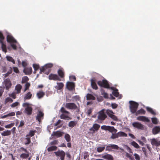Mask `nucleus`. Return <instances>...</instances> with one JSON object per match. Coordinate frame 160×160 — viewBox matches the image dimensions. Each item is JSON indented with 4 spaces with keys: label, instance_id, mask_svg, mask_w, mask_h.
Segmentation results:
<instances>
[{
    "label": "nucleus",
    "instance_id": "3c124183",
    "mask_svg": "<svg viewBox=\"0 0 160 160\" xmlns=\"http://www.w3.org/2000/svg\"><path fill=\"white\" fill-rule=\"evenodd\" d=\"M118 90L116 89L113 90L112 92V94L116 97H118L119 95V92H118Z\"/></svg>",
    "mask_w": 160,
    "mask_h": 160
},
{
    "label": "nucleus",
    "instance_id": "69168bd1",
    "mask_svg": "<svg viewBox=\"0 0 160 160\" xmlns=\"http://www.w3.org/2000/svg\"><path fill=\"white\" fill-rule=\"evenodd\" d=\"M134 156L136 160H140V157L139 155L137 153H135L134 154Z\"/></svg>",
    "mask_w": 160,
    "mask_h": 160
},
{
    "label": "nucleus",
    "instance_id": "bf43d9fd",
    "mask_svg": "<svg viewBox=\"0 0 160 160\" xmlns=\"http://www.w3.org/2000/svg\"><path fill=\"white\" fill-rule=\"evenodd\" d=\"M118 137V133H112V135L111 137V138L112 139H115L116 138H117Z\"/></svg>",
    "mask_w": 160,
    "mask_h": 160
},
{
    "label": "nucleus",
    "instance_id": "0e129e2a",
    "mask_svg": "<svg viewBox=\"0 0 160 160\" xmlns=\"http://www.w3.org/2000/svg\"><path fill=\"white\" fill-rule=\"evenodd\" d=\"M109 126L103 125L101 127L102 129L104 130H108Z\"/></svg>",
    "mask_w": 160,
    "mask_h": 160
},
{
    "label": "nucleus",
    "instance_id": "7ed1b4c3",
    "mask_svg": "<svg viewBox=\"0 0 160 160\" xmlns=\"http://www.w3.org/2000/svg\"><path fill=\"white\" fill-rule=\"evenodd\" d=\"M99 86L105 88H110L109 84L108 81L105 79H103L102 81H99L97 82Z\"/></svg>",
    "mask_w": 160,
    "mask_h": 160
},
{
    "label": "nucleus",
    "instance_id": "423d86ee",
    "mask_svg": "<svg viewBox=\"0 0 160 160\" xmlns=\"http://www.w3.org/2000/svg\"><path fill=\"white\" fill-rule=\"evenodd\" d=\"M132 126L135 128L138 129L143 130L144 128V125L138 122H135L132 123Z\"/></svg>",
    "mask_w": 160,
    "mask_h": 160
},
{
    "label": "nucleus",
    "instance_id": "c85d7f7f",
    "mask_svg": "<svg viewBox=\"0 0 160 160\" xmlns=\"http://www.w3.org/2000/svg\"><path fill=\"white\" fill-rule=\"evenodd\" d=\"M32 97V94L31 93V92H28L25 95L24 98V100L30 99Z\"/></svg>",
    "mask_w": 160,
    "mask_h": 160
},
{
    "label": "nucleus",
    "instance_id": "f8f14e48",
    "mask_svg": "<svg viewBox=\"0 0 160 160\" xmlns=\"http://www.w3.org/2000/svg\"><path fill=\"white\" fill-rule=\"evenodd\" d=\"M50 80H53L55 81H61V79L59 76L57 74H51L48 77Z\"/></svg>",
    "mask_w": 160,
    "mask_h": 160
},
{
    "label": "nucleus",
    "instance_id": "39448f33",
    "mask_svg": "<svg viewBox=\"0 0 160 160\" xmlns=\"http://www.w3.org/2000/svg\"><path fill=\"white\" fill-rule=\"evenodd\" d=\"M106 112L108 116L113 120L115 121H118V118L117 117L113 114L114 113L112 110H107Z\"/></svg>",
    "mask_w": 160,
    "mask_h": 160
},
{
    "label": "nucleus",
    "instance_id": "bb28decb",
    "mask_svg": "<svg viewBox=\"0 0 160 160\" xmlns=\"http://www.w3.org/2000/svg\"><path fill=\"white\" fill-rule=\"evenodd\" d=\"M22 86L19 84H18L15 87V90L17 91L16 93L19 94L21 92V90L22 88Z\"/></svg>",
    "mask_w": 160,
    "mask_h": 160
},
{
    "label": "nucleus",
    "instance_id": "774afa93",
    "mask_svg": "<svg viewBox=\"0 0 160 160\" xmlns=\"http://www.w3.org/2000/svg\"><path fill=\"white\" fill-rule=\"evenodd\" d=\"M92 112V109L91 108L89 109L87 111V115L88 116H90Z\"/></svg>",
    "mask_w": 160,
    "mask_h": 160
},
{
    "label": "nucleus",
    "instance_id": "b1692460",
    "mask_svg": "<svg viewBox=\"0 0 160 160\" xmlns=\"http://www.w3.org/2000/svg\"><path fill=\"white\" fill-rule=\"evenodd\" d=\"M62 132L60 131H57L53 132L52 135L55 136L57 138L60 137L62 136Z\"/></svg>",
    "mask_w": 160,
    "mask_h": 160
},
{
    "label": "nucleus",
    "instance_id": "9b49d317",
    "mask_svg": "<svg viewBox=\"0 0 160 160\" xmlns=\"http://www.w3.org/2000/svg\"><path fill=\"white\" fill-rule=\"evenodd\" d=\"M4 84L7 90H8L12 86V84L10 79L7 78L5 79L4 81Z\"/></svg>",
    "mask_w": 160,
    "mask_h": 160
},
{
    "label": "nucleus",
    "instance_id": "dca6fc26",
    "mask_svg": "<svg viewBox=\"0 0 160 160\" xmlns=\"http://www.w3.org/2000/svg\"><path fill=\"white\" fill-rule=\"evenodd\" d=\"M44 115V113L41 111H39L38 113L37 114V116H36V120L40 122L41 121V119H43Z\"/></svg>",
    "mask_w": 160,
    "mask_h": 160
},
{
    "label": "nucleus",
    "instance_id": "ea45409f",
    "mask_svg": "<svg viewBox=\"0 0 160 160\" xmlns=\"http://www.w3.org/2000/svg\"><path fill=\"white\" fill-rule=\"evenodd\" d=\"M36 132V130H30L29 132V133L28 135H27L26 136V137H28L29 136L31 137L33 136L35 134V133Z\"/></svg>",
    "mask_w": 160,
    "mask_h": 160
},
{
    "label": "nucleus",
    "instance_id": "a19ab883",
    "mask_svg": "<svg viewBox=\"0 0 160 160\" xmlns=\"http://www.w3.org/2000/svg\"><path fill=\"white\" fill-rule=\"evenodd\" d=\"M101 95L103 96V97L105 98H108V95L106 92L104 90L102 89L101 91Z\"/></svg>",
    "mask_w": 160,
    "mask_h": 160
},
{
    "label": "nucleus",
    "instance_id": "20e7f679",
    "mask_svg": "<svg viewBox=\"0 0 160 160\" xmlns=\"http://www.w3.org/2000/svg\"><path fill=\"white\" fill-rule=\"evenodd\" d=\"M66 87L69 91H72L75 89V83L71 82H68L66 84Z\"/></svg>",
    "mask_w": 160,
    "mask_h": 160
},
{
    "label": "nucleus",
    "instance_id": "f03ea898",
    "mask_svg": "<svg viewBox=\"0 0 160 160\" xmlns=\"http://www.w3.org/2000/svg\"><path fill=\"white\" fill-rule=\"evenodd\" d=\"M129 103L130 104L129 108L130 112L132 114L136 113L139 106L138 103L132 101H130Z\"/></svg>",
    "mask_w": 160,
    "mask_h": 160
},
{
    "label": "nucleus",
    "instance_id": "a878e982",
    "mask_svg": "<svg viewBox=\"0 0 160 160\" xmlns=\"http://www.w3.org/2000/svg\"><path fill=\"white\" fill-rule=\"evenodd\" d=\"M1 134L3 136H9L11 134V131L10 130H6L2 132Z\"/></svg>",
    "mask_w": 160,
    "mask_h": 160
},
{
    "label": "nucleus",
    "instance_id": "72a5a7b5",
    "mask_svg": "<svg viewBox=\"0 0 160 160\" xmlns=\"http://www.w3.org/2000/svg\"><path fill=\"white\" fill-rule=\"evenodd\" d=\"M0 43L1 44V48L2 51L6 53L7 52V50L5 44L3 42H2V43Z\"/></svg>",
    "mask_w": 160,
    "mask_h": 160
},
{
    "label": "nucleus",
    "instance_id": "473e14b6",
    "mask_svg": "<svg viewBox=\"0 0 160 160\" xmlns=\"http://www.w3.org/2000/svg\"><path fill=\"white\" fill-rule=\"evenodd\" d=\"M108 130L110 132H114L115 133L117 131V130L115 129L113 127L110 126H109Z\"/></svg>",
    "mask_w": 160,
    "mask_h": 160
},
{
    "label": "nucleus",
    "instance_id": "cd10ccee",
    "mask_svg": "<svg viewBox=\"0 0 160 160\" xmlns=\"http://www.w3.org/2000/svg\"><path fill=\"white\" fill-rule=\"evenodd\" d=\"M86 99L87 100H94L95 99V98L92 94L88 93L86 95Z\"/></svg>",
    "mask_w": 160,
    "mask_h": 160
},
{
    "label": "nucleus",
    "instance_id": "2eb2a0df",
    "mask_svg": "<svg viewBox=\"0 0 160 160\" xmlns=\"http://www.w3.org/2000/svg\"><path fill=\"white\" fill-rule=\"evenodd\" d=\"M7 40L8 42L11 43H16L17 41L11 35H8L7 37Z\"/></svg>",
    "mask_w": 160,
    "mask_h": 160
},
{
    "label": "nucleus",
    "instance_id": "f704fd0d",
    "mask_svg": "<svg viewBox=\"0 0 160 160\" xmlns=\"http://www.w3.org/2000/svg\"><path fill=\"white\" fill-rule=\"evenodd\" d=\"M146 109L147 110L150 112L151 114L152 115H155L156 114L155 112L151 108L149 107H147L146 108Z\"/></svg>",
    "mask_w": 160,
    "mask_h": 160
},
{
    "label": "nucleus",
    "instance_id": "6e6552de",
    "mask_svg": "<svg viewBox=\"0 0 160 160\" xmlns=\"http://www.w3.org/2000/svg\"><path fill=\"white\" fill-rule=\"evenodd\" d=\"M65 107L70 109H76L77 106L74 103H67L65 105Z\"/></svg>",
    "mask_w": 160,
    "mask_h": 160
},
{
    "label": "nucleus",
    "instance_id": "680f3d73",
    "mask_svg": "<svg viewBox=\"0 0 160 160\" xmlns=\"http://www.w3.org/2000/svg\"><path fill=\"white\" fill-rule=\"evenodd\" d=\"M142 150L145 156L146 157H147L148 154L147 152L146 148H145L142 147Z\"/></svg>",
    "mask_w": 160,
    "mask_h": 160
},
{
    "label": "nucleus",
    "instance_id": "412c9836",
    "mask_svg": "<svg viewBox=\"0 0 160 160\" xmlns=\"http://www.w3.org/2000/svg\"><path fill=\"white\" fill-rule=\"evenodd\" d=\"M91 82L92 88L94 89H98V87L95 82V80L93 79H92L91 80Z\"/></svg>",
    "mask_w": 160,
    "mask_h": 160
},
{
    "label": "nucleus",
    "instance_id": "13d9d810",
    "mask_svg": "<svg viewBox=\"0 0 160 160\" xmlns=\"http://www.w3.org/2000/svg\"><path fill=\"white\" fill-rule=\"evenodd\" d=\"M32 66L34 70H38L40 68L39 65L36 64H33Z\"/></svg>",
    "mask_w": 160,
    "mask_h": 160
},
{
    "label": "nucleus",
    "instance_id": "37998d69",
    "mask_svg": "<svg viewBox=\"0 0 160 160\" xmlns=\"http://www.w3.org/2000/svg\"><path fill=\"white\" fill-rule=\"evenodd\" d=\"M118 134L119 137H127V135L125 132H118Z\"/></svg>",
    "mask_w": 160,
    "mask_h": 160
},
{
    "label": "nucleus",
    "instance_id": "58836bf2",
    "mask_svg": "<svg viewBox=\"0 0 160 160\" xmlns=\"http://www.w3.org/2000/svg\"><path fill=\"white\" fill-rule=\"evenodd\" d=\"M77 122L75 121H71L68 123V126L71 128H73L76 125Z\"/></svg>",
    "mask_w": 160,
    "mask_h": 160
},
{
    "label": "nucleus",
    "instance_id": "e433bc0d",
    "mask_svg": "<svg viewBox=\"0 0 160 160\" xmlns=\"http://www.w3.org/2000/svg\"><path fill=\"white\" fill-rule=\"evenodd\" d=\"M15 113L14 112H11L2 116V118H4L8 117L13 116H15Z\"/></svg>",
    "mask_w": 160,
    "mask_h": 160
},
{
    "label": "nucleus",
    "instance_id": "338daca9",
    "mask_svg": "<svg viewBox=\"0 0 160 160\" xmlns=\"http://www.w3.org/2000/svg\"><path fill=\"white\" fill-rule=\"evenodd\" d=\"M24 73L26 75H29L32 72V71H23Z\"/></svg>",
    "mask_w": 160,
    "mask_h": 160
},
{
    "label": "nucleus",
    "instance_id": "c756f323",
    "mask_svg": "<svg viewBox=\"0 0 160 160\" xmlns=\"http://www.w3.org/2000/svg\"><path fill=\"white\" fill-rule=\"evenodd\" d=\"M29 155V153L28 151V152L22 153L20 155V157L22 159H26L28 158Z\"/></svg>",
    "mask_w": 160,
    "mask_h": 160
},
{
    "label": "nucleus",
    "instance_id": "052dcab7",
    "mask_svg": "<svg viewBox=\"0 0 160 160\" xmlns=\"http://www.w3.org/2000/svg\"><path fill=\"white\" fill-rule=\"evenodd\" d=\"M14 125V123H11L9 124H8L5 126V127L6 128H10L12 127V126H13Z\"/></svg>",
    "mask_w": 160,
    "mask_h": 160
},
{
    "label": "nucleus",
    "instance_id": "7c9ffc66",
    "mask_svg": "<svg viewBox=\"0 0 160 160\" xmlns=\"http://www.w3.org/2000/svg\"><path fill=\"white\" fill-rule=\"evenodd\" d=\"M102 158L108 160H113V157L110 154L105 155L102 157Z\"/></svg>",
    "mask_w": 160,
    "mask_h": 160
},
{
    "label": "nucleus",
    "instance_id": "f257e3e1",
    "mask_svg": "<svg viewBox=\"0 0 160 160\" xmlns=\"http://www.w3.org/2000/svg\"><path fill=\"white\" fill-rule=\"evenodd\" d=\"M60 111L62 113L60 116L61 119H66L68 120L71 119V118L68 115V114H70V112L67 111L63 107H62Z\"/></svg>",
    "mask_w": 160,
    "mask_h": 160
},
{
    "label": "nucleus",
    "instance_id": "a211bd4d",
    "mask_svg": "<svg viewBox=\"0 0 160 160\" xmlns=\"http://www.w3.org/2000/svg\"><path fill=\"white\" fill-rule=\"evenodd\" d=\"M151 142L152 145L153 146H155L156 147L160 146V141H159L155 138L151 140Z\"/></svg>",
    "mask_w": 160,
    "mask_h": 160
},
{
    "label": "nucleus",
    "instance_id": "a18cd8bd",
    "mask_svg": "<svg viewBox=\"0 0 160 160\" xmlns=\"http://www.w3.org/2000/svg\"><path fill=\"white\" fill-rule=\"evenodd\" d=\"M25 139L26 140V142L24 143V144L26 145L30 144L31 142V139L29 137H26L25 138Z\"/></svg>",
    "mask_w": 160,
    "mask_h": 160
},
{
    "label": "nucleus",
    "instance_id": "4d7b16f0",
    "mask_svg": "<svg viewBox=\"0 0 160 160\" xmlns=\"http://www.w3.org/2000/svg\"><path fill=\"white\" fill-rule=\"evenodd\" d=\"M30 86V84L29 82H26L25 84V88L24 89V92L27 90L28 89L29 87Z\"/></svg>",
    "mask_w": 160,
    "mask_h": 160
},
{
    "label": "nucleus",
    "instance_id": "2f4dec72",
    "mask_svg": "<svg viewBox=\"0 0 160 160\" xmlns=\"http://www.w3.org/2000/svg\"><path fill=\"white\" fill-rule=\"evenodd\" d=\"M13 100L10 97H8L5 98L4 104L5 105L8 102L12 103L13 102Z\"/></svg>",
    "mask_w": 160,
    "mask_h": 160
},
{
    "label": "nucleus",
    "instance_id": "5fc2aeb1",
    "mask_svg": "<svg viewBox=\"0 0 160 160\" xmlns=\"http://www.w3.org/2000/svg\"><path fill=\"white\" fill-rule=\"evenodd\" d=\"M124 148L126 150L129 152L130 153H132V149L131 148H129V147H128L127 145H124Z\"/></svg>",
    "mask_w": 160,
    "mask_h": 160
},
{
    "label": "nucleus",
    "instance_id": "49530a36",
    "mask_svg": "<svg viewBox=\"0 0 160 160\" xmlns=\"http://www.w3.org/2000/svg\"><path fill=\"white\" fill-rule=\"evenodd\" d=\"M29 79L28 78L27 76H25L22 78V83H24L27 82L28 81Z\"/></svg>",
    "mask_w": 160,
    "mask_h": 160
},
{
    "label": "nucleus",
    "instance_id": "0eeeda50",
    "mask_svg": "<svg viewBox=\"0 0 160 160\" xmlns=\"http://www.w3.org/2000/svg\"><path fill=\"white\" fill-rule=\"evenodd\" d=\"M100 127V125L98 124H93L92 127L89 129L90 133L92 134L94 133L95 131H97L99 130Z\"/></svg>",
    "mask_w": 160,
    "mask_h": 160
},
{
    "label": "nucleus",
    "instance_id": "603ef678",
    "mask_svg": "<svg viewBox=\"0 0 160 160\" xmlns=\"http://www.w3.org/2000/svg\"><path fill=\"white\" fill-rule=\"evenodd\" d=\"M4 39L5 38L3 34L1 31H0V43H2Z\"/></svg>",
    "mask_w": 160,
    "mask_h": 160
},
{
    "label": "nucleus",
    "instance_id": "4c0bfd02",
    "mask_svg": "<svg viewBox=\"0 0 160 160\" xmlns=\"http://www.w3.org/2000/svg\"><path fill=\"white\" fill-rule=\"evenodd\" d=\"M131 144L136 148L138 149L140 148L138 144L134 141H133L131 142Z\"/></svg>",
    "mask_w": 160,
    "mask_h": 160
},
{
    "label": "nucleus",
    "instance_id": "8fccbe9b",
    "mask_svg": "<svg viewBox=\"0 0 160 160\" xmlns=\"http://www.w3.org/2000/svg\"><path fill=\"white\" fill-rule=\"evenodd\" d=\"M65 138L67 142H69L70 141V135L68 134H66L65 135Z\"/></svg>",
    "mask_w": 160,
    "mask_h": 160
},
{
    "label": "nucleus",
    "instance_id": "09e8293b",
    "mask_svg": "<svg viewBox=\"0 0 160 160\" xmlns=\"http://www.w3.org/2000/svg\"><path fill=\"white\" fill-rule=\"evenodd\" d=\"M19 105H20V103L18 102H16L11 104L10 106L12 108H14Z\"/></svg>",
    "mask_w": 160,
    "mask_h": 160
},
{
    "label": "nucleus",
    "instance_id": "c9c22d12",
    "mask_svg": "<svg viewBox=\"0 0 160 160\" xmlns=\"http://www.w3.org/2000/svg\"><path fill=\"white\" fill-rule=\"evenodd\" d=\"M57 148V147L56 146H52L48 147L47 148V150L48 152H51L56 150Z\"/></svg>",
    "mask_w": 160,
    "mask_h": 160
},
{
    "label": "nucleus",
    "instance_id": "de8ad7c7",
    "mask_svg": "<svg viewBox=\"0 0 160 160\" xmlns=\"http://www.w3.org/2000/svg\"><path fill=\"white\" fill-rule=\"evenodd\" d=\"M17 93L15 92H13L9 94V96L10 97H11L13 99H15L16 98V94Z\"/></svg>",
    "mask_w": 160,
    "mask_h": 160
},
{
    "label": "nucleus",
    "instance_id": "1a4fd4ad",
    "mask_svg": "<svg viewBox=\"0 0 160 160\" xmlns=\"http://www.w3.org/2000/svg\"><path fill=\"white\" fill-rule=\"evenodd\" d=\"M55 155L58 157H59L61 160H64L65 156V153L62 150H58L57 152H55Z\"/></svg>",
    "mask_w": 160,
    "mask_h": 160
},
{
    "label": "nucleus",
    "instance_id": "4be33fe9",
    "mask_svg": "<svg viewBox=\"0 0 160 160\" xmlns=\"http://www.w3.org/2000/svg\"><path fill=\"white\" fill-rule=\"evenodd\" d=\"M57 85L55 87V88L57 90H60L62 89L63 86L64 84L62 82H58L57 83Z\"/></svg>",
    "mask_w": 160,
    "mask_h": 160
},
{
    "label": "nucleus",
    "instance_id": "ddd939ff",
    "mask_svg": "<svg viewBox=\"0 0 160 160\" xmlns=\"http://www.w3.org/2000/svg\"><path fill=\"white\" fill-rule=\"evenodd\" d=\"M112 149L118 150L119 149V147L116 145L108 144L106 147V150L109 151L111 150Z\"/></svg>",
    "mask_w": 160,
    "mask_h": 160
},
{
    "label": "nucleus",
    "instance_id": "79ce46f5",
    "mask_svg": "<svg viewBox=\"0 0 160 160\" xmlns=\"http://www.w3.org/2000/svg\"><path fill=\"white\" fill-rule=\"evenodd\" d=\"M6 58L8 61L12 62L13 64H15V61L12 57L7 56L6 57Z\"/></svg>",
    "mask_w": 160,
    "mask_h": 160
},
{
    "label": "nucleus",
    "instance_id": "4468645a",
    "mask_svg": "<svg viewBox=\"0 0 160 160\" xmlns=\"http://www.w3.org/2000/svg\"><path fill=\"white\" fill-rule=\"evenodd\" d=\"M137 120L138 121L149 122L150 120L148 118L144 116H140L137 118Z\"/></svg>",
    "mask_w": 160,
    "mask_h": 160
},
{
    "label": "nucleus",
    "instance_id": "864d4df0",
    "mask_svg": "<svg viewBox=\"0 0 160 160\" xmlns=\"http://www.w3.org/2000/svg\"><path fill=\"white\" fill-rule=\"evenodd\" d=\"M105 148V147H98L97 149V151L99 152H100L103 151Z\"/></svg>",
    "mask_w": 160,
    "mask_h": 160
},
{
    "label": "nucleus",
    "instance_id": "aec40b11",
    "mask_svg": "<svg viewBox=\"0 0 160 160\" xmlns=\"http://www.w3.org/2000/svg\"><path fill=\"white\" fill-rule=\"evenodd\" d=\"M160 132V126H155L152 129V133L156 135Z\"/></svg>",
    "mask_w": 160,
    "mask_h": 160
},
{
    "label": "nucleus",
    "instance_id": "f3484780",
    "mask_svg": "<svg viewBox=\"0 0 160 160\" xmlns=\"http://www.w3.org/2000/svg\"><path fill=\"white\" fill-rule=\"evenodd\" d=\"M53 66V64L52 63H47L40 68V70H46V69H48L49 70Z\"/></svg>",
    "mask_w": 160,
    "mask_h": 160
},
{
    "label": "nucleus",
    "instance_id": "5701e85b",
    "mask_svg": "<svg viewBox=\"0 0 160 160\" xmlns=\"http://www.w3.org/2000/svg\"><path fill=\"white\" fill-rule=\"evenodd\" d=\"M45 95V93L42 91L38 92L36 94L37 96L39 99L42 98Z\"/></svg>",
    "mask_w": 160,
    "mask_h": 160
},
{
    "label": "nucleus",
    "instance_id": "6ab92c4d",
    "mask_svg": "<svg viewBox=\"0 0 160 160\" xmlns=\"http://www.w3.org/2000/svg\"><path fill=\"white\" fill-rule=\"evenodd\" d=\"M32 108L31 107H27L25 108V113L28 115H30L32 113Z\"/></svg>",
    "mask_w": 160,
    "mask_h": 160
},
{
    "label": "nucleus",
    "instance_id": "c03bdc74",
    "mask_svg": "<svg viewBox=\"0 0 160 160\" xmlns=\"http://www.w3.org/2000/svg\"><path fill=\"white\" fill-rule=\"evenodd\" d=\"M58 73L61 78H64V72L63 71H58Z\"/></svg>",
    "mask_w": 160,
    "mask_h": 160
},
{
    "label": "nucleus",
    "instance_id": "6e6d98bb",
    "mask_svg": "<svg viewBox=\"0 0 160 160\" xmlns=\"http://www.w3.org/2000/svg\"><path fill=\"white\" fill-rule=\"evenodd\" d=\"M152 121L153 123L154 124H157L158 123V120L156 118H151Z\"/></svg>",
    "mask_w": 160,
    "mask_h": 160
},
{
    "label": "nucleus",
    "instance_id": "9d476101",
    "mask_svg": "<svg viewBox=\"0 0 160 160\" xmlns=\"http://www.w3.org/2000/svg\"><path fill=\"white\" fill-rule=\"evenodd\" d=\"M107 117V115L105 114L104 110L100 111L98 113V118L100 120H103Z\"/></svg>",
    "mask_w": 160,
    "mask_h": 160
},
{
    "label": "nucleus",
    "instance_id": "e2e57ef3",
    "mask_svg": "<svg viewBox=\"0 0 160 160\" xmlns=\"http://www.w3.org/2000/svg\"><path fill=\"white\" fill-rule=\"evenodd\" d=\"M58 141L57 140H55L53 141L50 142V144L51 145H57L58 144Z\"/></svg>",
    "mask_w": 160,
    "mask_h": 160
},
{
    "label": "nucleus",
    "instance_id": "393cba45",
    "mask_svg": "<svg viewBox=\"0 0 160 160\" xmlns=\"http://www.w3.org/2000/svg\"><path fill=\"white\" fill-rule=\"evenodd\" d=\"M146 113V111L142 108L137 111L135 113V115L137 116L139 114L145 115Z\"/></svg>",
    "mask_w": 160,
    "mask_h": 160
}]
</instances>
